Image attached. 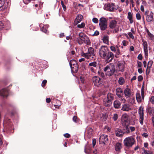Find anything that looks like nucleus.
<instances>
[{"instance_id": "nucleus-1", "label": "nucleus", "mask_w": 154, "mask_h": 154, "mask_svg": "<svg viewBox=\"0 0 154 154\" xmlns=\"http://www.w3.org/2000/svg\"><path fill=\"white\" fill-rule=\"evenodd\" d=\"M99 54L100 57L107 62H110L114 57V54L111 52H109L106 46H102L99 49Z\"/></svg>"}, {"instance_id": "nucleus-2", "label": "nucleus", "mask_w": 154, "mask_h": 154, "mask_svg": "<svg viewBox=\"0 0 154 154\" xmlns=\"http://www.w3.org/2000/svg\"><path fill=\"white\" fill-rule=\"evenodd\" d=\"M79 37L77 38V41L78 43L81 45L85 42L87 45L90 44V40L88 37L84 33L80 32L79 34Z\"/></svg>"}, {"instance_id": "nucleus-3", "label": "nucleus", "mask_w": 154, "mask_h": 154, "mask_svg": "<svg viewBox=\"0 0 154 154\" xmlns=\"http://www.w3.org/2000/svg\"><path fill=\"white\" fill-rule=\"evenodd\" d=\"M104 71L106 72V75L111 76L113 75L116 71L115 66L112 63L109 64L104 68Z\"/></svg>"}, {"instance_id": "nucleus-4", "label": "nucleus", "mask_w": 154, "mask_h": 154, "mask_svg": "<svg viewBox=\"0 0 154 154\" xmlns=\"http://www.w3.org/2000/svg\"><path fill=\"white\" fill-rule=\"evenodd\" d=\"M135 142V139L132 136L127 137L124 140V145L127 147H132Z\"/></svg>"}, {"instance_id": "nucleus-5", "label": "nucleus", "mask_w": 154, "mask_h": 154, "mask_svg": "<svg viewBox=\"0 0 154 154\" xmlns=\"http://www.w3.org/2000/svg\"><path fill=\"white\" fill-rule=\"evenodd\" d=\"M99 25L100 29L102 30H104L106 29L107 26V23L105 18L101 17L100 19Z\"/></svg>"}, {"instance_id": "nucleus-6", "label": "nucleus", "mask_w": 154, "mask_h": 154, "mask_svg": "<svg viewBox=\"0 0 154 154\" xmlns=\"http://www.w3.org/2000/svg\"><path fill=\"white\" fill-rule=\"evenodd\" d=\"M69 64L71 70L73 72H77L78 69V66L75 60H72L69 62Z\"/></svg>"}, {"instance_id": "nucleus-7", "label": "nucleus", "mask_w": 154, "mask_h": 154, "mask_svg": "<svg viewBox=\"0 0 154 154\" xmlns=\"http://www.w3.org/2000/svg\"><path fill=\"white\" fill-rule=\"evenodd\" d=\"M88 67L92 72L96 73L97 72V67L96 62H93L90 63Z\"/></svg>"}, {"instance_id": "nucleus-8", "label": "nucleus", "mask_w": 154, "mask_h": 154, "mask_svg": "<svg viewBox=\"0 0 154 154\" xmlns=\"http://www.w3.org/2000/svg\"><path fill=\"white\" fill-rule=\"evenodd\" d=\"M94 53V49L92 47H89L88 50V52L87 53H83L82 54V56L84 57L87 59H88L90 57L93 55Z\"/></svg>"}, {"instance_id": "nucleus-9", "label": "nucleus", "mask_w": 154, "mask_h": 154, "mask_svg": "<svg viewBox=\"0 0 154 154\" xmlns=\"http://www.w3.org/2000/svg\"><path fill=\"white\" fill-rule=\"evenodd\" d=\"M93 82L94 85L95 86H99L102 83V82L101 81L100 78L97 76L94 77L92 78Z\"/></svg>"}, {"instance_id": "nucleus-10", "label": "nucleus", "mask_w": 154, "mask_h": 154, "mask_svg": "<svg viewBox=\"0 0 154 154\" xmlns=\"http://www.w3.org/2000/svg\"><path fill=\"white\" fill-rule=\"evenodd\" d=\"M145 14L146 16V21L148 22L152 21L153 20V13L151 11L149 12V11H146Z\"/></svg>"}, {"instance_id": "nucleus-11", "label": "nucleus", "mask_w": 154, "mask_h": 154, "mask_svg": "<svg viewBox=\"0 0 154 154\" xmlns=\"http://www.w3.org/2000/svg\"><path fill=\"white\" fill-rule=\"evenodd\" d=\"M138 113L140 116V123L141 125H143V108L141 106H140L139 108Z\"/></svg>"}, {"instance_id": "nucleus-12", "label": "nucleus", "mask_w": 154, "mask_h": 154, "mask_svg": "<svg viewBox=\"0 0 154 154\" xmlns=\"http://www.w3.org/2000/svg\"><path fill=\"white\" fill-rule=\"evenodd\" d=\"M107 136L106 135L103 134L101 135L99 139V142L100 144L104 143L108 141Z\"/></svg>"}, {"instance_id": "nucleus-13", "label": "nucleus", "mask_w": 154, "mask_h": 154, "mask_svg": "<svg viewBox=\"0 0 154 154\" xmlns=\"http://www.w3.org/2000/svg\"><path fill=\"white\" fill-rule=\"evenodd\" d=\"M104 8L107 11H112L114 9V5L113 3L106 4L104 6Z\"/></svg>"}, {"instance_id": "nucleus-14", "label": "nucleus", "mask_w": 154, "mask_h": 154, "mask_svg": "<svg viewBox=\"0 0 154 154\" xmlns=\"http://www.w3.org/2000/svg\"><path fill=\"white\" fill-rule=\"evenodd\" d=\"M144 91H141V96L139 93H137L136 98L137 101L138 103L141 102L142 100L144 99Z\"/></svg>"}, {"instance_id": "nucleus-15", "label": "nucleus", "mask_w": 154, "mask_h": 154, "mask_svg": "<svg viewBox=\"0 0 154 154\" xmlns=\"http://www.w3.org/2000/svg\"><path fill=\"white\" fill-rule=\"evenodd\" d=\"M131 109V106L128 103H125L122 106L121 110L124 111H128Z\"/></svg>"}, {"instance_id": "nucleus-16", "label": "nucleus", "mask_w": 154, "mask_h": 154, "mask_svg": "<svg viewBox=\"0 0 154 154\" xmlns=\"http://www.w3.org/2000/svg\"><path fill=\"white\" fill-rule=\"evenodd\" d=\"M143 50L145 56L147 57L148 56V45L146 41L143 42Z\"/></svg>"}, {"instance_id": "nucleus-17", "label": "nucleus", "mask_w": 154, "mask_h": 154, "mask_svg": "<svg viewBox=\"0 0 154 154\" xmlns=\"http://www.w3.org/2000/svg\"><path fill=\"white\" fill-rule=\"evenodd\" d=\"M8 91L7 88H4L0 90V95L3 97H7L8 96Z\"/></svg>"}, {"instance_id": "nucleus-18", "label": "nucleus", "mask_w": 154, "mask_h": 154, "mask_svg": "<svg viewBox=\"0 0 154 154\" xmlns=\"http://www.w3.org/2000/svg\"><path fill=\"white\" fill-rule=\"evenodd\" d=\"M124 62L118 63V66L119 68V71L122 72H123L124 71Z\"/></svg>"}, {"instance_id": "nucleus-19", "label": "nucleus", "mask_w": 154, "mask_h": 154, "mask_svg": "<svg viewBox=\"0 0 154 154\" xmlns=\"http://www.w3.org/2000/svg\"><path fill=\"white\" fill-rule=\"evenodd\" d=\"M110 48L111 51L115 52L117 54L119 55L120 54L119 50L117 46L115 47L113 46H111Z\"/></svg>"}, {"instance_id": "nucleus-20", "label": "nucleus", "mask_w": 154, "mask_h": 154, "mask_svg": "<svg viewBox=\"0 0 154 154\" xmlns=\"http://www.w3.org/2000/svg\"><path fill=\"white\" fill-rule=\"evenodd\" d=\"M124 93L126 97V98H128L131 96V92L130 89L127 88L125 90Z\"/></svg>"}, {"instance_id": "nucleus-21", "label": "nucleus", "mask_w": 154, "mask_h": 154, "mask_svg": "<svg viewBox=\"0 0 154 154\" xmlns=\"http://www.w3.org/2000/svg\"><path fill=\"white\" fill-rule=\"evenodd\" d=\"M83 18V17L82 15L81 14L78 15L75 20L74 24H78L82 20Z\"/></svg>"}, {"instance_id": "nucleus-22", "label": "nucleus", "mask_w": 154, "mask_h": 154, "mask_svg": "<svg viewBox=\"0 0 154 154\" xmlns=\"http://www.w3.org/2000/svg\"><path fill=\"white\" fill-rule=\"evenodd\" d=\"M153 61L152 60H150L148 63L147 67L146 70V75H148L150 72V68L153 63Z\"/></svg>"}, {"instance_id": "nucleus-23", "label": "nucleus", "mask_w": 154, "mask_h": 154, "mask_svg": "<svg viewBox=\"0 0 154 154\" xmlns=\"http://www.w3.org/2000/svg\"><path fill=\"white\" fill-rule=\"evenodd\" d=\"M116 94L118 97H120L123 95V91L120 88H117L116 90Z\"/></svg>"}, {"instance_id": "nucleus-24", "label": "nucleus", "mask_w": 154, "mask_h": 154, "mask_svg": "<svg viewBox=\"0 0 154 154\" xmlns=\"http://www.w3.org/2000/svg\"><path fill=\"white\" fill-rule=\"evenodd\" d=\"M103 104L104 105L106 106H110L112 103V101L108 99L105 98L103 100Z\"/></svg>"}, {"instance_id": "nucleus-25", "label": "nucleus", "mask_w": 154, "mask_h": 154, "mask_svg": "<svg viewBox=\"0 0 154 154\" xmlns=\"http://www.w3.org/2000/svg\"><path fill=\"white\" fill-rule=\"evenodd\" d=\"M115 134L118 137H121L123 135V133L122 130L118 129L116 131Z\"/></svg>"}, {"instance_id": "nucleus-26", "label": "nucleus", "mask_w": 154, "mask_h": 154, "mask_svg": "<svg viewBox=\"0 0 154 154\" xmlns=\"http://www.w3.org/2000/svg\"><path fill=\"white\" fill-rule=\"evenodd\" d=\"M117 25V21L114 20H111L109 26L110 28L113 29L115 28Z\"/></svg>"}, {"instance_id": "nucleus-27", "label": "nucleus", "mask_w": 154, "mask_h": 154, "mask_svg": "<svg viewBox=\"0 0 154 154\" xmlns=\"http://www.w3.org/2000/svg\"><path fill=\"white\" fill-rule=\"evenodd\" d=\"M114 106L115 108L118 109L121 106L120 102L118 100H116L114 102Z\"/></svg>"}, {"instance_id": "nucleus-28", "label": "nucleus", "mask_w": 154, "mask_h": 154, "mask_svg": "<svg viewBox=\"0 0 154 154\" xmlns=\"http://www.w3.org/2000/svg\"><path fill=\"white\" fill-rule=\"evenodd\" d=\"M122 148V144L120 143H117L115 146V149L116 151H119Z\"/></svg>"}, {"instance_id": "nucleus-29", "label": "nucleus", "mask_w": 154, "mask_h": 154, "mask_svg": "<svg viewBox=\"0 0 154 154\" xmlns=\"http://www.w3.org/2000/svg\"><path fill=\"white\" fill-rule=\"evenodd\" d=\"M128 18L130 21V23H132L133 22V20L132 19V14L130 12H129L128 14Z\"/></svg>"}, {"instance_id": "nucleus-30", "label": "nucleus", "mask_w": 154, "mask_h": 154, "mask_svg": "<svg viewBox=\"0 0 154 154\" xmlns=\"http://www.w3.org/2000/svg\"><path fill=\"white\" fill-rule=\"evenodd\" d=\"M93 130L91 128H89L88 129L87 133L88 134V136L89 138H90L92 135Z\"/></svg>"}, {"instance_id": "nucleus-31", "label": "nucleus", "mask_w": 154, "mask_h": 154, "mask_svg": "<svg viewBox=\"0 0 154 154\" xmlns=\"http://www.w3.org/2000/svg\"><path fill=\"white\" fill-rule=\"evenodd\" d=\"M114 98V96L113 94H112L109 93L107 95V97L106 98L107 99H108L109 100H110L111 101L112 100H113Z\"/></svg>"}, {"instance_id": "nucleus-32", "label": "nucleus", "mask_w": 154, "mask_h": 154, "mask_svg": "<svg viewBox=\"0 0 154 154\" xmlns=\"http://www.w3.org/2000/svg\"><path fill=\"white\" fill-rule=\"evenodd\" d=\"M119 83L120 85H123L125 82L124 79L123 77H120L118 80Z\"/></svg>"}, {"instance_id": "nucleus-33", "label": "nucleus", "mask_w": 154, "mask_h": 154, "mask_svg": "<svg viewBox=\"0 0 154 154\" xmlns=\"http://www.w3.org/2000/svg\"><path fill=\"white\" fill-rule=\"evenodd\" d=\"M103 41L104 43L107 44L108 43V37L107 36H104L103 38Z\"/></svg>"}, {"instance_id": "nucleus-34", "label": "nucleus", "mask_w": 154, "mask_h": 154, "mask_svg": "<svg viewBox=\"0 0 154 154\" xmlns=\"http://www.w3.org/2000/svg\"><path fill=\"white\" fill-rule=\"evenodd\" d=\"M124 129L125 131V132L126 133L128 134L130 133V128L128 125L126 126L125 127Z\"/></svg>"}, {"instance_id": "nucleus-35", "label": "nucleus", "mask_w": 154, "mask_h": 154, "mask_svg": "<svg viewBox=\"0 0 154 154\" xmlns=\"http://www.w3.org/2000/svg\"><path fill=\"white\" fill-rule=\"evenodd\" d=\"M85 26V23H82L81 24H79L77 25V27L79 28H83Z\"/></svg>"}, {"instance_id": "nucleus-36", "label": "nucleus", "mask_w": 154, "mask_h": 154, "mask_svg": "<svg viewBox=\"0 0 154 154\" xmlns=\"http://www.w3.org/2000/svg\"><path fill=\"white\" fill-rule=\"evenodd\" d=\"M148 34L151 39L153 41H154V35L149 32H148Z\"/></svg>"}, {"instance_id": "nucleus-37", "label": "nucleus", "mask_w": 154, "mask_h": 154, "mask_svg": "<svg viewBox=\"0 0 154 154\" xmlns=\"http://www.w3.org/2000/svg\"><path fill=\"white\" fill-rule=\"evenodd\" d=\"M135 102V99L134 98L131 97V98L129 100V102L130 103L132 104H134Z\"/></svg>"}, {"instance_id": "nucleus-38", "label": "nucleus", "mask_w": 154, "mask_h": 154, "mask_svg": "<svg viewBox=\"0 0 154 154\" xmlns=\"http://www.w3.org/2000/svg\"><path fill=\"white\" fill-rule=\"evenodd\" d=\"M118 118V116L117 114L115 113L113 115V119L114 121H116Z\"/></svg>"}, {"instance_id": "nucleus-39", "label": "nucleus", "mask_w": 154, "mask_h": 154, "mask_svg": "<svg viewBox=\"0 0 154 154\" xmlns=\"http://www.w3.org/2000/svg\"><path fill=\"white\" fill-rule=\"evenodd\" d=\"M5 0H0V7H2L4 4Z\"/></svg>"}, {"instance_id": "nucleus-40", "label": "nucleus", "mask_w": 154, "mask_h": 154, "mask_svg": "<svg viewBox=\"0 0 154 154\" xmlns=\"http://www.w3.org/2000/svg\"><path fill=\"white\" fill-rule=\"evenodd\" d=\"M142 154H153L152 152L149 151L145 150Z\"/></svg>"}, {"instance_id": "nucleus-41", "label": "nucleus", "mask_w": 154, "mask_h": 154, "mask_svg": "<svg viewBox=\"0 0 154 154\" xmlns=\"http://www.w3.org/2000/svg\"><path fill=\"white\" fill-rule=\"evenodd\" d=\"M136 17L137 20H140L141 19V16L140 14L138 13L136 14Z\"/></svg>"}, {"instance_id": "nucleus-42", "label": "nucleus", "mask_w": 154, "mask_h": 154, "mask_svg": "<svg viewBox=\"0 0 154 154\" xmlns=\"http://www.w3.org/2000/svg\"><path fill=\"white\" fill-rule=\"evenodd\" d=\"M150 101L152 104H154V96H152L151 97Z\"/></svg>"}, {"instance_id": "nucleus-43", "label": "nucleus", "mask_w": 154, "mask_h": 154, "mask_svg": "<svg viewBox=\"0 0 154 154\" xmlns=\"http://www.w3.org/2000/svg\"><path fill=\"white\" fill-rule=\"evenodd\" d=\"M93 22L95 23H97L98 22V19L96 18H93L92 19Z\"/></svg>"}, {"instance_id": "nucleus-44", "label": "nucleus", "mask_w": 154, "mask_h": 154, "mask_svg": "<svg viewBox=\"0 0 154 154\" xmlns=\"http://www.w3.org/2000/svg\"><path fill=\"white\" fill-rule=\"evenodd\" d=\"M98 74L101 77H104V73L101 72L100 71H98Z\"/></svg>"}, {"instance_id": "nucleus-45", "label": "nucleus", "mask_w": 154, "mask_h": 154, "mask_svg": "<svg viewBox=\"0 0 154 154\" xmlns=\"http://www.w3.org/2000/svg\"><path fill=\"white\" fill-rule=\"evenodd\" d=\"M128 35H129V36L131 38L134 39V36H133L131 32H129L128 33Z\"/></svg>"}, {"instance_id": "nucleus-46", "label": "nucleus", "mask_w": 154, "mask_h": 154, "mask_svg": "<svg viewBox=\"0 0 154 154\" xmlns=\"http://www.w3.org/2000/svg\"><path fill=\"white\" fill-rule=\"evenodd\" d=\"M119 31V27H117L114 29L113 31V32L115 33H117Z\"/></svg>"}, {"instance_id": "nucleus-47", "label": "nucleus", "mask_w": 154, "mask_h": 154, "mask_svg": "<svg viewBox=\"0 0 154 154\" xmlns=\"http://www.w3.org/2000/svg\"><path fill=\"white\" fill-rule=\"evenodd\" d=\"M137 79L138 81H141L143 79V76L142 75L139 76L138 77Z\"/></svg>"}, {"instance_id": "nucleus-48", "label": "nucleus", "mask_w": 154, "mask_h": 154, "mask_svg": "<svg viewBox=\"0 0 154 154\" xmlns=\"http://www.w3.org/2000/svg\"><path fill=\"white\" fill-rule=\"evenodd\" d=\"M141 135L143 137L145 138H147L148 137V134L147 133H144L141 134Z\"/></svg>"}, {"instance_id": "nucleus-49", "label": "nucleus", "mask_w": 154, "mask_h": 154, "mask_svg": "<svg viewBox=\"0 0 154 154\" xmlns=\"http://www.w3.org/2000/svg\"><path fill=\"white\" fill-rule=\"evenodd\" d=\"M99 32L97 31V30H96L94 32V33L93 34V36H97L99 35Z\"/></svg>"}, {"instance_id": "nucleus-50", "label": "nucleus", "mask_w": 154, "mask_h": 154, "mask_svg": "<svg viewBox=\"0 0 154 154\" xmlns=\"http://www.w3.org/2000/svg\"><path fill=\"white\" fill-rule=\"evenodd\" d=\"M47 80H44L42 81V86L43 87H44V86L45 85V84L47 83Z\"/></svg>"}, {"instance_id": "nucleus-51", "label": "nucleus", "mask_w": 154, "mask_h": 154, "mask_svg": "<svg viewBox=\"0 0 154 154\" xmlns=\"http://www.w3.org/2000/svg\"><path fill=\"white\" fill-rule=\"evenodd\" d=\"M137 63L138 67L140 68L142 66V63L140 61H138Z\"/></svg>"}, {"instance_id": "nucleus-52", "label": "nucleus", "mask_w": 154, "mask_h": 154, "mask_svg": "<svg viewBox=\"0 0 154 154\" xmlns=\"http://www.w3.org/2000/svg\"><path fill=\"white\" fill-rule=\"evenodd\" d=\"M137 58L139 60H141L143 58V57L142 54H139L137 57Z\"/></svg>"}, {"instance_id": "nucleus-53", "label": "nucleus", "mask_w": 154, "mask_h": 154, "mask_svg": "<svg viewBox=\"0 0 154 154\" xmlns=\"http://www.w3.org/2000/svg\"><path fill=\"white\" fill-rule=\"evenodd\" d=\"M73 121L75 122L77 121V117L76 116H74L73 118Z\"/></svg>"}, {"instance_id": "nucleus-54", "label": "nucleus", "mask_w": 154, "mask_h": 154, "mask_svg": "<svg viewBox=\"0 0 154 154\" xmlns=\"http://www.w3.org/2000/svg\"><path fill=\"white\" fill-rule=\"evenodd\" d=\"M122 43L124 46H125L127 45V42L126 40H124L122 41Z\"/></svg>"}, {"instance_id": "nucleus-55", "label": "nucleus", "mask_w": 154, "mask_h": 154, "mask_svg": "<svg viewBox=\"0 0 154 154\" xmlns=\"http://www.w3.org/2000/svg\"><path fill=\"white\" fill-rule=\"evenodd\" d=\"M4 28V24L1 21H0V29H2Z\"/></svg>"}, {"instance_id": "nucleus-56", "label": "nucleus", "mask_w": 154, "mask_h": 154, "mask_svg": "<svg viewBox=\"0 0 154 154\" xmlns=\"http://www.w3.org/2000/svg\"><path fill=\"white\" fill-rule=\"evenodd\" d=\"M41 30L43 32H44L45 33L47 32V30L44 27H42V28L41 29Z\"/></svg>"}, {"instance_id": "nucleus-57", "label": "nucleus", "mask_w": 154, "mask_h": 154, "mask_svg": "<svg viewBox=\"0 0 154 154\" xmlns=\"http://www.w3.org/2000/svg\"><path fill=\"white\" fill-rule=\"evenodd\" d=\"M64 137L66 138H69L70 137V135L68 133H66L64 135Z\"/></svg>"}, {"instance_id": "nucleus-58", "label": "nucleus", "mask_w": 154, "mask_h": 154, "mask_svg": "<svg viewBox=\"0 0 154 154\" xmlns=\"http://www.w3.org/2000/svg\"><path fill=\"white\" fill-rule=\"evenodd\" d=\"M129 128L131 132L134 131L135 130V127H129Z\"/></svg>"}, {"instance_id": "nucleus-59", "label": "nucleus", "mask_w": 154, "mask_h": 154, "mask_svg": "<svg viewBox=\"0 0 154 154\" xmlns=\"http://www.w3.org/2000/svg\"><path fill=\"white\" fill-rule=\"evenodd\" d=\"M96 143V140L95 139H94L92 141L93 146L94 147Z\"/></svg>"}, {"instance_id": "nucleus-60", "label": "nucleus", "mask_w": 154, "mask_h": 154, "mask_svg": "<svg viewBox=\"0 0 154 154\" xmlns=\"http://www.w3.org/2000/svg\"><path fill=\"white\" fill-rule=\"evenodd\" d=\"M119 98H120L119 100H120L122 101L123 103L125 102L126 100L124 98L122 97V96L120 97H119Z\"/></svg>"}, {"instance_id": "nucleus-61", "label": "nucleus", "mask_w": 154, "mask_h": 154, "mask_svg": "<svg viewBox=\"0 0 154 154\" xmlns=\"http://www.w3.org/2000/svg\"><path fill=\"white\" fill-rule=\"evenodd\" d=\"M23 2L25 4H27L29 3L30 0H23Z\"/></svg>"}, {"instance_id": "nucleus-62", "label": "nucleus", "mask_w": 154, "mask_h": 154, "mask_svg": "<svg viewBox=\"0 0 154 154\" xmlns=\"http://www.w3.org/2000/svg\"><path fill=\"white\" fill-rule=\"evenodd\" d=\"M138 71L139 73H140V74L142 73L143 72V70H142V69L141 68H140L138 69Z\"/></svg>"}, {"instance_id": "nucleus-63", "label": "nucleus", "mask_w": 154, "mask_h": 154, "mask_svg": "<svg viewBox=\"0 0 154 154\" xmlns=\"http://www.w3.org/2000/svg\"><path fill=\"white\" fill-rule=\"evenodd\" d=\"M66 39L67 40L71 39L72 38V36L71 35H69V36H67L66 37Z\"/></svg>"}, {"instance_id": "nucleus-64", "label": "nucleus", "mask_w": 154, "mask_h": 154, "mask_svg": "<svg viewBox=\"0 0 154 154\" xmlns=\"http://www.w3.org/2000/svg\"><path fill=\"white\" fill-rule=\"evenodd\" d=\"M130 49L131 51H133L134 50V48L133 46H131L130 48Z\"/></svg>"}]
</instances>
